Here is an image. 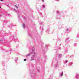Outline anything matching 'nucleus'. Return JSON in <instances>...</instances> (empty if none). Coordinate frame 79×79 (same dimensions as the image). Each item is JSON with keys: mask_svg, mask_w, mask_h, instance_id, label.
Returning a JSON list of instances; mask_svg holds the SVG:
<instances>
[{"mask_svg": "<svg viewBox=\"0 0 79 79\" xmlns=\"http://www.w3.org/2000/svg\"><path fill=\"white\" fill-rule=\"evenodd\" d=\"M1 36V34H0V36ZM6 36H7V33L3 35L1 40H0V50H1L2 52H7V50L3 48L2 44H1V42H4L5 44L7 47V41Z\"/></svg>", "mask_w": 79, "mask_h": 79, "instance_id": "nucleus-1", "label": "nucleus"}, {"mask_svg": "<svg viewBox=\"0 0 79 79\" xmlns=\"http://www.w3.org/2000/svg\"><path fill=\"white\" fill-rule=\"evenodd\" d=\"M34 66H35V64L34 65L33 64H32L30 66L29 72L31 79H35V78L36 77L37 68L34 67Z\"/></svg>", "mask_w": 79, "mask_h": 79, "instance_id": "nucleus-2", "label": "nucleus"}, {"mask_svg": "<svg viewBox=\"0 0 79 79\" xmlns=\"http://www.w3.org/2000/svg\"><path fill=\"white\" fill-rule=\"evenodd\" d=\"M62 54H60L59 55L58 57H54L53 60L51 64V66H52L53 64V63H54V62H56V63H55L54 65L55 67V68H58L59 67V65H61V60H60V58L62 56Z\"/></svg>", "mask_w": 79, "mask_h": 79, "instance_id": "nucleus-3", "label": "nucleus"}, {"mask_svg": "<svg viewBox=\"0 0 79 79\" xmlns=\"http://www.w3.org/2000/svg\"><path fill=\"white\" fill-rule=\"evenodd\" d=\"M35 48L34 47H32L31 49V52H30L28 54L26 55V57H27L28 56H31V54H34L31 57V59L30 60V61H33L35 59V57L36 56V53H35Z\"/></svg>", "mask_w": 79, "mask_h": 79, "instance_id": "nucleus-4", "label": "nucleus"}, {"mask_svg": "<svg viewBox=\"0 0 79 79\" xmlns=\"http://www.w3.org/2000/svg\"><path fill=\"white\" fill-rule=\"evenodd\" d=\"M13 10L14 11H15V12H16V13H17V15L18 16L17 18L19 22H22V20L21 19V18H20V16L21 15V12L16 10V9L15 8L13 9Z\"/></svg>", "mask_w": 79, "mask_h": 79, "instance_id": "nucleus-5", "label": "nucleus"}, {"mask_svg": "<svg viewBox=\"0 0 79 79\" xmlns=\"http://www.w3.org/2000/svg\"><path fill=\"white\" fill-rule=\"evenodd\" d=\"M10 40H14L15 42H16V41H17V42H19L18 40V39H16L14 37V35H11V37L9 38Z\"/></svg>", "mask_w": 79, "mask_h": 79, "instance_id": "nucleus-6", "label": "nucleus"}, {"mask_svg": "<svg viewBox=\"0 0 79 79\" xmlns=\"http://www.w3.org/2000/svg\"><path fill=\"white\" fill-rule=\"evenodd\" d=\"M42 51L43 53V54H44L43 56L45 58V60H47V56L46 55H45V52H46V51H45V49H44V48L43 49Z\"/></svg>", "mask_w": 79, "mask_h": 79, "instance_id": "nucleus-7", "label": "nucleus"}, {"mask_svg": "<svg viewBox=\"0 0 79 79\" xmlns=\"http://www.w3.org/2000/svg\"><path fill=\"white\" fill-rule=\"evenodd\" d=\"M13 27H15V25L13 23H10L8 26V27L10 29H13L12 28H13Z\"/></svg>", "mask_w": 79, "mask_h": 79, "instance_id": "nucleus-8", "label": "nucleus"}, {"mask_svg": "<svg viewBox=\"0 0 79 79\" xmlns=\"http://www.w3.org/2000/svg\"><path fill=\"white\" fill-rule=\"evenodd\" d=\"M72 30V28L71 27L66 28V30H65V33L68 34L69 32H71V31Z\"/></svg>", "mask_w": 79, "mask_h": 79, "instance_id": "nucleus-9", "label": "nucleus"}, {"mask_svg": "<svg viewBox=\"0 0 79 79\" xmlns=\"http://www.w3.org/2000/svg\"><path fill=\"white\" fill-rule=\"evenodd\" d=\"M40 29L41 30L40 35H42V33H43V31L44 30V26H43L42 27L41 26H40Z\"/></svg>", "mask_w": 79, "mask_h": 79, "instance_id": "nucleus-10", "label": "nucleus"}, {"mask_svg": "<svg viewBox=\"0 0 79 79\" xmlns=\"http://www.w3.org/2000/svg\"><path fill=\"white\" fill-rule=\"evenodd\" d=\"M79 33H78L77 35L76 36V42H78L79 41Z\"/></svg>", "mask_w": 79, "mask_h": 79, "instance_id": "nucleus-11", "label": "nucleus"}, {"mask_svg": "<svg viewBox=\"0 0 79 79\" xmlns=\"http://www.w3.org/2000/svg\"><path fill=\"white\" fill-rule=\"evenodd\" d=\"M50 31V26H48L47 27V29L46 31L47 33H49V32Z\"/></svg>", "mask_w": 79, "mask_h": 79, "instance_id": "nucleus-12", "label": "nucleus"}, {"mask_svg": "<svg viewBox=\"0 0 79 79\" xmlns=\"http://www.w3.org/2000/svg\"><path fill=\"white\" fill-rule=\"evenodd\" d=\"M69 37H68L67 38H66L65 40V42L66 44H68L69 42L70 41L69 40Z\"/></svg>", "mask_w": 79, "mask_h": 79, "instance_id": "nucleus-13", "label": "nucleus"}, {"mask_svg": "<svg viewBox=\"0 0 79 79\" xmlns=\"http://www.w3.org/2000/svg\"><path fill=\"white\" fill-rule=\"evenodd\" d=\"M61 13V16L62 17H64L65 16V14H66V12L64 11H62Z\"/></svg>", "mask_w": 79, "mask_h": 79, "instance_id": "nucleus-14", "label": "nucleus"}, {"mask_svg": "<svg viewBox=\"0 0 79 79\" xmlns=\"http://www.w3.org/2000/svg\"><path fill=\"white\" fill-rule=\"evenodd\" d=\"M74 78L75 79H79V74L78 73H76L75 76L74 77Z\"/></svg>", "mask_w": 79, "mask_h": 79, "instance_id": "nucleus-15", "label": "nucleus"}, {"mask_svg": "<svg viewBox=\"0 0 79 79\" xmlns=\"http://www.w3.org/2000/svg\"><path fill=\"white\" fill-rule=\"evenodd\" d=\"M61 16L60 15H56V19H60Z\"/></svg>", "mask_w": 79, "mask_h": 79, "instance_id": "nucleus-16", "label": "nucleus"}, {"mask_svg": "<svg viewBox=\"0 0 79 79\" xmlns=\"http://www.w3.org/2000/svg\"><path fill=\"white\" fill-rule=\"evenodd\" d=\"M63 25H61L60 24H59L58 25V30H60V29H61L62 27H63Z\"/></svg>", "mask_w": 79, "mask_h": 79, "instance_id": "nucleus-17", "label": "nucleus"}, {"mask_svg": "<svg viewBox=\"0 0 79 79\" xmlns=\"http://www.w3.org/2000/svg\"><path fill=\"white\" fill-rule=\"evenodd\" d=\"M47 5L46 4H43V5L42 6V7H41V8L42 9H44L45 8V6H47Z\"/></svg>", "mask_w": 79, "mask_h": 79, "instance_id": "nucleus-18", "label": "nucleus"}, {"mask_svg": "<svg viewBox=\"0 0 79 79\" xmlns=\"http://www.w3.org/2000/svg\"><path fill=\"white\" fill-rule=\"evenodd\" d=\"M59 75L60 77H62L63 76V71H60Z\"/></svg>", "mask_w": 79, "mask_h": 79, "instance_id": "nucleus-19", "label": "nucleus"}, {"mask_svg": "<svg viewBox=\"0 0 79 79\" xmlns=\"http://www.w3.org/2000/svg\"><path fill=\"white\" fill-rule=\"evenodd\" d=\"M54 50H61V47H60L59 46L58 47H56L54 48Z\"/></svg>", "mask_w": 79, "mask_h": 79, "instance_id": "nucleus-20", "label": "nucleus"}, {"mask_svg": "<svg viewBox=\"0 0 79 79\" xmlns=\"http://www.w3.org/2000/svg\"><path fill=\"white\" fill-rule=\"evenodd\" d=\"M18 60H19V59H18V57H16L15 59H14L15 62L16 63H17Z\"/></svg>", "mask_w": 79, "mask_h": 79, "instance_id": "nucleus-21", "label": "nucleus"}, {"mask_svg": "<svg viewBox=\"0 0 79 79\" xmlns=\"http://www.w3.org/2000/svg\"><path fill=\"white\" fill-rule=\"evenodd\" d=\"M45 49H46V50H47L46 51L48 50V46L47 44H45Z\"/></svg>", "mask_w": 79, "mask_h": 79, "instance_id": "nucleus-22", "label": "nucleus"}, {"mask_svg": "<svg viewBox=\"0 0 79 79\" xmlns=\"http://www.w3.org/2000/svg\"><path fill=\"white\" fill-rule=\"evenodd\" d=\"M40 57H38L37 60H36V61L37 63H39L40 62Z\"/></svg>", "mask_w": 79, "mask_h": 79, "instance_id": "nucleus-23", "label": "nucleus"}, {"mask_svg": "<svg viewBox=\"0 0 79 79\" xmlns=\"http://www.w3.org/2000/svg\"><path fill=\"white\" fill-rule=\"evenodd\" d=\"M2 13H3V15H5V16H6L7 15V12L6 11H4L2 12Z\"/></svg>", "mask_w": 79, "mask_h": 79, "instance_id": "nucleus-24", "label": "nucleus"}, {"mask_svg": "<svg viewBox=\"0 0 79 79\" xmlns=\"http://www.w3.org/2000/svg\"><path fill=\"white\" fill-rule=\"evenodd\" d=\"M61 42V40L60 39H58L57 40V41L56 42V44H57V43H58V42Z\"/></svg>", "mask_w": 79, "mask_h": 79, "instance_id": "nucleus-25", "label": "nucleus"}, {"mask_svg": "<svg viewBox=\"0 0 79 79\" xmlns=\"http://www.w3.org/2000/svg\"><path fill=\"white\" fill-rule=\"evenodd\" d=\"M73 64V62H69L68 66H71V65H72V64Z\"/></svg>", "mask_w": 79, "mask_h": 79, "instance_id": "nucleus-26", "label": "nucleus"}, {"mask_svg": "<svg viewBox=\"0 0 79 79\" xmlns=\"http://www.w3.org/2000/svg\"><path fill=\"white\" fill-rule=\"evenodd\" d=\"M37 72L38 73H40V67H39L37 68Z\"/></svg>", "mask_w": 79, "mask_h": 79, "instance_id": "nucleus-27", "label": "nucleus"}, {"mask_svg": "<svg viewBox=\"0 0 79 79\" xmlns=\"http://www.w3.org/2000/svg\"><path fill=\"white\" fill-rule=\"evenodd\" d=\"M68 60H66L65 61H64V64H66V63H68Z\"/></svg>", "mask_w": 79, "mask_h": 79, "instance_id": "nucleus-28", "label": "nucleus"}, {"mask_svg": "<svg viewBox=\"0 0 79 79\" xmlns=\"http://www.w3.org/2000/svg\"><path fill=\"white\" fill-rule=\"evenodd\" d=\"M38 37L39 38V39H38V40H40V38H41V36H40L39 34H38Z\"/></svg>", "mask_w": 79, "mask_h": 79, "instance_id": "nucleus-29", "label": "nucleus"}, {"mask_svg": "<svg viewBox=\"0 0 79 79\" xmlns=\"http://www.w3.org/2000/svg\"><path fill=\"white\" fill-rule=\"evenodd\" d=\"M60 15V12H59V11L57 10L56 11V15Z\"/></svg>", "mask_w": 79, "mask_h": 79, "instance_id": "nucleus-30", "label": "nucleus"}, {"mask_svg": "<svg viewBox=\"0 0 79 79\" xmlns=\"http://www.w3.org/2000/svg\"><path fill=\"white\" fill-rule=\"evenodd\" d=\"M7 22H8L7 20H4L3 21V24H4V23H5L6 24V23H7Z\"/></svg>", "mask_w": 79, "mask_h": 79, "instance_id": "nucleus-31", "label": "nucleus"}, {"mask_svg": "<svg viewBox=\"0 0 79 79\" xmlns=\"http://www.w3.org/2000/svg\"><path fill=\"white\" fill-rule=\"evenodd\" d=\"M22 27L23 29H25V24H24V23H23Z\"/></svg>", "mask_w": 79, "mask_h": 79, "instance_id": "nucleus-32", "label": "nucleus"}, {"mask_svg": "<svg viewBox=\"0 0 79 79\" xmlns=\"http://www.w3.org/2000/svg\"><path fill=\"white\" fill-rule=\"evenodd\" d=\"M40 78L41 79H44V76L43 75H40Z\"/></svg>", "mask_w": 79, "mask_h": 79, "instance_id": "nucleus-33", "label": "nucleus"}, {"mask_svg": "<svg viewBox=\"0 0 79 79\" xmlns=\"http://www.w3.org/2000/svg\"><path fill=\"white\" fill-rule=\"evenodd\" d=\"M53 79V75H51L50 76V77H49V79Z\"/></svg>", "mask_w": 79, "mask_h": 79, "instance_id": "nucleus-34", "label": "nucleus"}, {"mask_svg": "<svg viewBox=\"0 0 79 79\" xmlns=\"http://www.w3.org/2000/svg\"><path fill=\"white\" fill-rule=\"evenodd\" d=\"M74 55H72L70 56V58L73 59L74 58Z\"/></svg>", "mask_w": 79, "mask_h": 79, "instance_id": "nucleus-35", "label": "nucleus"}, {"mask_svg": "<svg viewBox=\"0 0 79 79\" xmlns=\"http://www.w3.org/2000/svg\"><path fill=\"white\" fill-rule=\"evenodd\" d=\"M28 35L29 36V37H32V35H31V34H30V33H28Z\"/></svg>", "mask_w": 79, "mask_h": 79, "instance_id": "nucleus-36", "label": "nucleus"}, {"mask_svg": "<svg viewBox=\"0 0 79 79\" xmlns=\"http://www.w3.org/2000/svg\"><path fill=\"white\" fill-rule=\"evenodd\" d=\"M2 63L3 65V66H5V62L4 61H2Z\"/></svg>", "mask_w": 79, "mask_h": 79, "instance_id": "nucleus-37", "label": "nucleus"}, {"mask_svg": "<svg viewBox=\"0 0 79 79\" xmlns=\"http://www.w3.org/2000/svg\"><path fill=\"white\" fill-rule=\"evenodd\" d=\"M39 23L42 25V24H43V22H41V21H39Z\"/></svg>", "mask_w": 79, "mask_h": 79, "instance_id": "nucleus-38", "label": "nucleus"}, {"mask_svg": "<svg viewBox=\"0 0 79 79\" xmlns=\"http://www.w3.org/2000/svg\"><path fill=\"white\" fill-rule=\"evenodd\" d=\"M74 47H77V43H74Z\"/></svg>", "mask_w": 79, "mask_h": 79, "instance_id": "nucleus-39", "label": "nucleus"}, {"mask_svg": "<svg viewBox=\"0 0 79 79\" xmlns=\"http://www.w3.org/2000/svg\"><path fill=\"white\" fill-rule=\"evenodd\" d=\"M15 7L17 9V10H18V7L16 5H15Z\"/></svg>", "mask_w": 79, "mask_h": 79, "instance_id": "nucleus-40", "label": "nucleus"}, {"mask_svg": "<svg viewBox=\"0 0 79 79\" xmlns=\"http://www.w3.org/2000/svg\"><path fill=\"white\" fill-rule=\"evenodd\" d=\"M69 56V55H67L66 56H65V58H68Z\"/></svg>", "mask_w": 79, "mask_h": 79, "instance_id": "nucleus-41", "label": "nucleus"}, {"mask_svg": "<svg viewBox=\"0 0 79 79\" xmlns=\"http://www.w3.org/2000/svg\"><path fill=\"white\" fill-rule=\"evenodd\" d=\"M4 70H5V71H6V67H4ZM5 68H6V69Z\"/></svg>", "mask_w": 79, "mask_h": 79, "instance_id": "nucleus-42", "label": "nucleus"}, {"mask_svg": "<svg viewBox=\"0 0 79 79\" xmlns=\"http://www.w3.org/2000/svg\"><path fill=\"white\" fill-rule=\"evenodd\" d=\"M68 52V49H66L65 51V53H67Z\"/></svg>", "mask_w": 79, "mask_h": 79, "instance_id": "nucleus-43", "label": "nucleus"}, {"mask_svg": "<svg viewBox=\"0 0 79 79\" xmlns=\"http://www.w3.org/2000/svg\"><path fill=\"white\" fill-rule=\"evenodd\" d=\"M8 16H9V17H11V15H10V14H8Z\"/></svg>", "mask_w": 79, "mask_h": 79, "instance_id": "nucleus-44", "label": "nucleus"}, {"mask_svg": "<svg viewBox=\"0 0 79 79\" xmlns=\"http://www.w3.org/2000/svg\"><path fill=\"white\" fill-rule=\"evenodd\" d=\"M40 16H42V13L41 12H40Z\"/></svg>", "mask_w": 79, "mask_h": 79, "instance_id": "nucleus-45", "label": "nucleus"}, {"mask_svg": "<svg viewBox=\"0 0 79 79\" xmlns=\"http://www.w3.org/2000/svg\"><path fill=\"white\" fill-rule=\"evenodd\" d=\"M57 36L58 39H60V37L59 36V35H57Z\"/></svg>", "mask_w": 79, "mask_h": 79, "instance_id": "nucleus-46", "label": "nucleus"}, {"mask_svg": "<svg viewBox=\"0 0 79 79\" xmlns=\"http://www.w3.org/2000/svg\"><path fill=\"white\" fill-rule=\"evenodd\" d=\"M23 60L24 61H26V60H27V59H24Z\"/></svg>", "mask_w": 79, "mask_h": 79, "instance_id": "nucleus-47", "label": "nucleus"}, {"mask_svg": "<svg viewBox=\"0 0 79 79\" xmlns=\"http://www.w3.org/2000/svg\"><path fill=\"white\" fill-rule=\"evenodd\" d=\"M55 1H56V2H59L60 1V0H55Z\"/></svg>", "mask_w": 79, "mask_h": 79, "instance_id": "nucleus-48", "label": "nucleus"}, {"mask_svg": "<svg viewBox=\"0 0 79 79\" xmlns=\"http://www.w3.org/2000/svg\"><path fill=\"white\" fill-rule=\"evenodd\" d=\"M9 34L11 35V32L9 31Z\"/></svg>", "mask_w": 79, "mask_h": 79, "instance_id": "nucleus-49", "label": "nucleus"}, {"mask_svg": "<svg viewBox=\"0 0 79 79\" xmlns=\"http://www.w3.org/2000/svg\"><path fill=\"white\" fill-rule=\"evenodd\" d=\"M16 53H17V54H18V55H19V53H18V52H16Z\"/></svg>", "mask_w": 79, "mask_h": 79, "instance_id": "nucleus-50", "label": "nucleus"}, {"mask_svg": "<svg viewBox=\"0 0 79 79\" xmlns=\"http://www.w3.org/2000/svg\"><path fill=\"white\" fill-rule=\"evenodd\" d=\"M9 4H8V5H7L6 6H8V7H9Z\"/></svg>", "mask_w": 79, "mask_h": 79, "instance_id": "nucleus-51", "label": "nucleus"}, {"mask_svg": "<svg viewBox=\"0 0 79 79\" xmlns=\"http://www.w3.org/2000/svg\"><path fill=\"white\" fill-rule=\"evenodd\" d=\"M2 16V15L0 14V17H1V16Z\"/></svg>", "mask_w": 79, "mask_h": 79, "instance_id": "nucleus-52", "label": "nucleus"}, {"mask_svg": "<svg viewBox=\"0 0 79 79\" xmlns=\"http://www.w3.org/2000/svg\"><path fill=\"white\" fill-rule=\"evenodd\" d=\"M42 1L43 2H44V0H42Z\"/></svg>", "mask_w": 79, "mask_h": 79, "instance_id": "nucleus-53", "label": "nucleus"}, {"mask_svg": "<svg viewBox=\"0 0 79 79\" xmlns=\"http://www.w3.org/2000/svg\"><path fill=\"white\" fill-rule=\"evenodd\" d=\"M0 1H1V2H3V0H0Z\"/></svg>", "mask_w": 79, "mask_h": 79, "instance_id": "nucleus-54", "label": "nucleus"}, {"mask_svg": "<svg viewBox=\"0 0 79 79\" xmlns=\"http://www.w3.org/2000/svg\"><path fill=\"white\" fill-rule=\"evenodd\" d=\"M1 4H0V8H1Z\"/></svg>", "mask_w": 79, "mask_h": 79, "instance_id": "nucleus-55", "label": "nucleus"}, {"mask_svg": "<svg viewBox=\"0 0 79 79\" xmlns=\"http://www.w3.org/2000/svg\"><path fill=\"white\" fill-rule=\"evenodd\" d=\"M18 46H16V48H18Z\"/></svg>", "mask_w": 79, "mask_h": 79, "instance_id": "nucleus-56", "label": "nucleus"}, {"mask_svg": "<svg viewBox=\"0 0 79 79\" xmlns=\"http://www.w3.org/2000/svg\"><path fill=\"white\" fill-rule=\"evenodd\" d=\"M45 60H44V63H45Z\"/></svg>", "mask_w": 79, "mask_h": 79, "instance_id": "nucleus-57", "label": "nucleus"}, {"mask_svg": "<svg viewBox=\"0 0 79 79\" xmlns=\"http://www.w3.org/2000/svg\"><path fill=\"white\" fill-rule=\"evenodd\" d=\"M23 19H25V17H24V18H23Z\"/></svg>", "mask_w": 79, "mask_h": 79, "instance_id": "nucleus-58", "label": "nucleus"}, {"mask_svg": "<svg viewBox=\"0 0 79 79\" xmlns=\"http://www.w3.org/2000/svg\"><path fill=\"white\" fill-rule=\"evenodd\" d=\"M61 44H60V46H61Z\"/></svg>", "mask_w": 79, "mask_h": 79, "instance_id": "nucleus-59", "label": "nucleus"}, {"mask_svg": "<svg viewBox=\"0 0 79 79\" xmlns=\"http://www.w3.org/2000/svg\"><path fill=\"white\" fill-rule=\"evenodd\" d=\"M63 47H64V46H63Z\"/></svg>", "mask_w": 79, "mask_h": 79, "instance_id": "nucleus-60", "label": "nucleus"}, {"mask_svg": "<svg viewBox=\"0 0 79 79\" xmlns=\"http://www.w3.org/2000/svg\"><path fill=\"white\" fill-rule=\"evenodd\" d=\"M49 34H52V33H49Z\"/></svg>", "mask_w": 79, "mask_h": 79, "instance_id": "nucleus-61", "label": "nucleus"}, {"mask_svg": "<svg viewBox=\"0 0 79 79\" xmlns=\"http://www.w3.org/2000/svg\"><path fill=\"white\" fill-rule=\"evenodd\" d=\"M56 79H58V78H56Z\"/></svg>", "mask_w": 79, "mask_h": 79, "instance_id": "nucleus-62", "label": "nucleus"}, {"mask_svg": "<svg viewBox=\"0 0 79 79\" xmlns=\"http://www.w3.org/2000/svg\"><path fill=\"white\" fill-rule=\"evenodd\" d=\"M19 44H18V45H19Z\"/></svg>", "mask_w": 79, "mask_h": 79, "instance_id": "nucleus-63", "label": "nucleus"}]
</instances>
